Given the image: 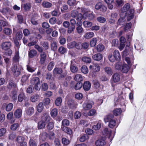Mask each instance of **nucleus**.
Masks as SVG:
<instances>
[{"label":"nucleus","instance_id":"7c9ffc66","mask_svg":"<svg viewBox=\"0 0 146 146\" xmlns=\"http://www.w3.org/2000/svg\"><path fill=\"white\" fill-rule=\"evenodd\" d=\"M129 68L126 64H124L122 65L121 68V71L123 72L127 73L128 72Z\"/></svg>","mask_w":146,"mask_h":146},{"label":"nucleus","instance_id":"0eeeda50","mask_svg":"<svg viewBox=\"0 0 146 146\" xmlns=\"http://www.w3.org/2000/svg\"><path fill=\"white\" fill-rule=\"evenodd\" d=\"M12 46V43L10 41H5L2 43L1 47L3 49L6 50L10 48Z\"/></svg>","mask_w":146,"mask_h":146},{"label":"nucleus","instance_id":"c03bdc74","mask_svg":"<svg viewBox=\"0 0 146 146\" xmlns=\"http://www.w3.org/2000/svg\"><path fill=\"white\" fill-rule=\"evenodd\" d=\"M105 47L102 44H99L97 46L96 49L98 52H100L104 50Z\"/></svg>","mask_w":146,"mask_h":146},{"label":"nucleus","instance_id":"6e6552de","mask_svg":"<svg viewBox=\"0 0 146 146\" xmlns=\"http://www.w3.org/2000/svg\"><path fill=\"white\" fill-rule=\"evenodd\" d=\"M67 47L69 49L73 48L75 47L76 48L79 49L80 48L79 44L75 41H73L67 44Z\"/></svg>","mask_w":146,"mask_h":146},{"label":"nucleus","instance_id":"0e129e2a","mask_svg":"<svg viewBox=\"0 0 146 146\" xmlns=\"http://www.w3.org/2000/svg\"><path fill=\"white\" fill-rule=\"evenodd\" d=\"M81 115V113L79 111H76L74 115V118L76 119L79 118Z\"/></svg>","mask_w":146,"mask_h":146},{"label":"nucleus","instance_id":"4c0bfd02","mask_svg":"<svg viewBox=\"0 0 146 146\" xmlns=\"http://www.w3.org/2000/svg\"><path fill=\"white\" fill-rule=\"evenodd\" d=\"M22 7L24 8V9L26 11H29L31 8V6L30 3H27L24 4L22 5Z\"/></svg>","mask_w":146,"mask_h":146},{"label":"nucleus","instance_id":"e433bc0d","mask_svg":"<svg viewBox=\"0 0 146 146\" xmlns=\"http://www.w3.org/2000/svg\"><path fill=\"white\" fill-rule=\"evenodd\" d=\"M116 122L115 120L114 119L109 122L108 126L110 128H112L116 126Z\"/></svg>","mask_w":146,"mask_h":146},{"label":"nucleus","instance_id":"dca6fc26","mask_svg":"<svg viewBox=\"0 0 146 146\" xmlns=\"http://www.w3.org/2000/svg\"><path fill=\"white\" fill-rule=\"evenodd\" d=\"M106 144L104 140L102 139H100L96 142V145L97 146H103Z\"/></svg>","mask_w":146,"mask_h":146},{"label":"nucleus","instance_id":"f8f14e48","mask_svg":"<svg viewBox=\"0 0 146 146\" xmlns=\"http://www.w3.org/2000/svg\"><path fill=\"white\" fill-rule=\"evenodd\" d=\"M40 63L41 64H44L46 59V55L44 52H42L40 54Z\"/></svg>","mask_w":146,"mask_h":146},{"label":"nucleus","instance_id":"a18cd8bd","mask_svg":"<svg viewBox=\"0 0 146 146\" xmlns=\"http://www.w3.org/2000/svg\"><path fill=\"white\" fill-rule=\"evenodd\" d=\"M97 40L96 38H92L90 42V45L92 47L94 46L96 44Z\"/></svg>","mask_w":146,"mask_h":146},{"label":"nucleus","instance_id":"774afa93","mask_svg":"<svg viewBox=\"0 0 146 146\" xmlns=\"http://www.w3.org/2000/svg\"><path fill=\"white\" fill-rule=\"evenodd\" d=\"M62 141L63 144L65 145H67L70 143V141L68 139L65 138H63L62 139Z\"/></svg>","mask_w":146,"mask_h":146},{"label":"nucleus","instance_id":"c85d7f7f","mask_svg":"<svg viewBox=\"0 0 146 146\" xmlns=\"http://www.w3.org/2000/svg\"><path fill=\"white\" fill-rule=\"evenodd\" d=\"M100 67L98 64L96 63H94L93 64V71L94 72H97L100 71Z\"/></svg>","mask_w":146,"mask_h":146},{"label":"nucleus","instance_id":"aec40b11","mask_svg":"<svg viewBox=\"0 0 146 146\" xmlns=\"http://www.w3.org/2000/svg\"><path fill=\"white\" fill-rule=\"evenodd\" d=\"M96 110L94 109H92L90 110L86 114L85 113H83V115L86 116H93L96 114Z\"/></svg>","mask_w":146,"mask_h":146},{"label":"nucleus","instance_id":"79ce46f5","mask_svg":"<svg viewBox=\"0 0 146 146\" xmlns=\"http://www.w3.org/2000/svg\"><path fill=\"white\" fill-rule=\"evenodd\" d=\"M58 114V110L57 109L54 108L51 111L50 114L52 117H55Z\"/></svg>","mask_w":146,"mask_h":146},{"label":"nucleus","instance_id":"bf43d9fd","mask_svg":"<svg viewBox=\"0 0 146 146\" xmlns=\"http://www.w3.org/2000/svg\"><path fill=\"white\" fill-rule=\"evenodd\" d=\"M68 28L67 32L69 34H70L74 31L75 29V26L71 25Z\"/></svg>","mask_w":146,"mask_h":146},{"label":"nucleus","instance_id":"6ab92c4d","mask_svg":"<svg viewBox=\"0 0 146 146\" xmlns=\"http://www.w3.org/2000/svg\"><path fill=\"white\" fill-rule=\"evenodd\" d=\"M34 112V109L33 107H29L26 110V113L28 115L31 116Z\"/></svg>","mask_w":146,"mask_h":146},{"label":"nucleus","instance_id":"3c124183","mask_svg":"<svg viewBox=\"0 0 146 146\" xmlns=\"http://www.w3.org/2000/svg\"><path fill=\"white\" fill-rule=\"evenodd\" d=\"M82 72L84 74H87L88 72V70L87 67L85 65L83 66L81 69Z\"/></svg>","mask_w":146,"mask_h":146},{"label":"nucleus","instance_id":"49530a36","mask_svg":"<svg viewBox=\"0 0 146 146\" xmlns=\"http://www.w3.org/2000/svg\"><path fill=\"white\" fill-rule=\"evenodd\" d=\"M42 5L44 7L48 8L51 7L52 4L49 2L44 1L42 2Z\"/></svg>","mask_w":146,"mask_h":146},{"label":"nucleus","instance_id":"ddd939ff","mask_svg":"<svg viewBox=\"0 0 146 146\" xmlns=\"http://www.w3.org/2000/svg\"><path fill=\"white\" fill-rule=\"evenodd\" d=\"M82 23L80 22H77L76 23L77 27L76 29L78 34H80L83 32V29L82 27Z\"/></svg>","mask_w":146,"mask_h":146},{"label":"nucleus","instance_id":"7ed1b4c3","mask_svg":"<svg viewBox=\"0 0 146 146\" xmlns=\"http://www.w3.org/2000/svg\"><path fill=\"white\" fill-rule=\"evenodd\" d=\"M80 9L82 11V12L84 13L83 10L84 9H80L79 7L77 9H74L73 10L71 13V17L74 18L76 17V19L78 21H80L82 19V14L80 13H78V12H79V10Z\"/></svg>","mask_w":146,"mask_h":146},{"label":"nucleus","instance_id":"412c9836","mask_svg":"<svg viewBox=\"0 0 146 146\" xmlns=\"http://www.w3.org/2000/svg\"><path fill=\"white\" fill-rule=\"evenodd\" d=\"M31 82L32 84L35 85L40 83L39 78L38 77H33L31 79Z\"/></svg>","mask_w":146,"mask_h":146},{"label":"nucleus","instance_id":"b1692460","mask_svg":"<svg viewBox=\"0 0 146 146\" xmlns=\"http://www.w3.org/2000/svg\"><path fill=\"white\" fill-rule=\"evenodd\" d=\"M104 70L107 74L111 76L112 74V71L111 68L109 67H106L104 68Z\"/></svg>","mask_w":146,"mask_h":146},{"label":"nucleus","instance_id":"680f3d73","mask_svg":"<svg viewBox=\"0 0 146 146\" xmlns=\"http://www.w3.org/2000/svg\"><path fill=\"white\" fill-rule=\"evenodd\" d=\"M97 21L101 23H104L106 21V19L102 17H99L97 18Z\"/></svg>","mask_w":146,"mask_h":146},{"label":"nucleus","instance_id":"f257e3e1","mask_svg":"<svg viewBox=\"0 0 146 146\" xmlns=\"http://www.w3.org/2000/svg\"><path fill=\"white\" fill-rule=\"evenodd\" d=\"M134 11L133 9H131L127 11L126 13H121L120 14V18L119 19L117 22L118 25H121L124 24L125 22V17H127V20L130 21L133 17Z\"/></svg>","mask_w":146,"mask_h":146},{"label":"nucleus","instance_id":"4be33fe9","mask_svg":"<svg viewBox=\"0 0 146 146\" xmlns=\"http://www.w3.org/2000/svg\"><path fill=\"white\" fill-rule=\"evenodd\" d=\"M44 105L42 102L39 103L36 107L37 111L39 113L41 112L44 109Z\"/></svg>","mask_w":146,"mask_h":146},{"label":"nucleus","instance_id":"e2e57ef3","mask_svg":"<svg viewBox=\"0 0 146 146\" xmlns=\"http://www.w3.org/2000/svg\"><path fill=\"white\" fill-rule=\"evenodd\" d=\"M52 16H56L58 15H59L60 13L58 9L54 10L52 12Z\"/></svg>","mask_w":146,"mask_h":146},{"label":"nucleus","instance_id":"5701e85b","mask_svg":"<svg viewBox=\"0 0 146 146\" xmlns=\"http://www.w3.org/2000/svg\"><path fill=\"white\" fill-rule=\"evenodd\" d=\"M92 58L94 60L97 61H99L102 59V56L101 54L98 53L92 56Z\"/></svg>","mask_w":146,"mask_h":146},{"label":"nucleus","instance_id":"37998d69","mask_svg":"<svg viewBox=\"0 0 146 146\" xmlns=\"http://www.w3.org/2000/svg\"><path fill=\"white\" fill-rule=\"evenodd\" d=\"M16 84L13 81H9V84L7 86V87L9 89H11L14 88L16 87Z\"/></svg>","mask_w":146,"mask_h":146},{"label":"nucleus","instance_id":"473e14b6","mask_svg":"<svg viewBox=\"0 0 146 146\" xmlns=\"http://www.w3.org/2000/svg\"><path fill=\"white\" fill-rule=\"evenodd\" d=\"M121 112L122 110L120 108L115 109L113 111V114L115 116L120 115Z\"/></svg>","mask_w":146,"mask_h":146},{"label":"nucleus","instance_id":"69168bd1","mask_svg":"<svg viewBox=\"0 0 146 146\" xmlns=\"http://www.w3.org/2000/svg\"><path fill=\"white\" fill-rule=\"evenodd\" d=\"M82 84L81 82H78L75 86L74 88L76 90L80 89L82 87Z\"/></svg>","mask_w":146,"mask_h":146},{"label":"nucleus","instance_id":"8fccbe9b","mask_svg":"<svg viewBox=\"0 0 146 146\" xmlns=\"http://www.w3.org/2000/svg\"><path fill=\"white\" fill-rule=\"evenodd\" d=\"M13 106V104L10 103L7 104L6 106L5 109L7 111H11Z\"/></svg>","mask_w":146,"mask_h":146},{"label":"nucleus","instance_id":"f3484780","mask_svg":"<svg viewBox=\"0 0 146 146\" xmlns=\"http://www.w3.org/2000/svg\"><path fill=\"white\" fill-rule=\"evenodd\" d=\"M91 84L89 81L85 82L83 85V88L84 90L85 91H88L90 88Z\"/></svg>","mask_w":146,"mask_h":146},{"label":"nucleus","instance_id":"864d4df0","mask_svg":"<svg viewBox=\"0 0 146 146\" xmlns=\"http://www.w3.org/2000/svg\"><path fill=\"white\" fill-rule=\"evenodd\" d=\"M84 15H87L88 19L90 20L93 19L94 17V15L93 13H85Z\"/></svg>","mask_w":146,"mask_h":146},{"label":"nucleus","instance_id":"603ef678","mask_svg":"<svg viewBox=\"0 0 146 146\" xmlns=\"http://www.w3.org/2000/svg\"><path fill=\"white\" fill-rule=\"evenodd\" d=\"M62 126L63 127L68 126L70 124L69 121L67 119H64L62 120Z\"/></svg>","mask_w":146,"mask_h":146},{"label":"nucleus","instance_id":"f03ea898","mask_svg":"<svg viewBox=\"0 0 146 146\" xmlns=\"http://www.w3.org/2000/svg\"><path fill=\"white\" fill-rule=\"evenodd\" d=\"M53 75L54 76L57 75H59L58 77L59 80L64 78L66 75L67 73L66 71L63 72L62 69L61 68L55 67L53 70Z\"/></svg>","mask_w":146,"mask_h":146},{"label":"nucleus","instance_id":"de8ad7c7","mask_svg":"<svg viewBox=\"0 0 146 146\" xmlns=\"http://www.w3.org/2000/svg\"><path fill=\"white\" fill-rule=\"evenodd\" d=\"M62 100L61 97H58L56 100L55 103L56 105L57 106H60L62 102Z\"/></svg>","mask_w":146,"mask_h":146},{"label":"nucleus","instance_id":"f704fd0d","mask_svg":"<svg viewBox=\"0 0 146 146\" xmlns=\"http://www.w3.org/2000/svg\"><path fill=\"white\" fill-rule=\"evenodd\" d=\"M111 133V130H108L107 128H105L102 131V133L105 136H110Z\"/></svg>","mask_w":146,"mask_h":146},{"label":"nucleus","instance_id":"9b49d317","mask_svg":"<svg viewBox=\"0 0 146 146\" xmlns=\"http://www.w3.org/2000/svg\"><path fill=\"white\" fill-rule=\"evenodd\" d=\"M22 109L19 108L15 110L14 113V115L16 118H19L21 117L22 115Z\"/></svg>","mask_w":146,"mask_h":146},{"label":"nucleus","instance_id":"a878e982","mask_svg":"<svg viewBox=\"0 0 146 146\" xmlns=\"http://www.w3.org/2000/svg\"><path fill=\"white\" fill-rule=\"evenodd\" d=\"M94 35L93 32H89L85 33L84 36V37L86 38L89 39L93 37Z\"/></svg>","mask_w":146,"mask_h":146},{"label":"nucleus","instance_id":"5fc2aeb1","mask_svg":"<svg viewBox=\"0 0 146 146\" xmlns=\"http://www.w3.org/2000/svg\"><path fill=\"white\" fill-rule=\"evenodd\" d=\"M89 138L88 136L86 134H84L80 138V141L82 142H83Z\"/></svg>","mask_w":146,"mask_h":146},{"label":"nucleus","instance_id":"72a5a7b5","mask_svg":"<svg viewBox=\"0 0 146 146\" xmlns=\"http://www.w3.org/2000/svg\"><path fill=\"white\" fill-rule=\"evenodd\" d=\"M46 124V123L41 120L38 123V129H40L44 128L45 127Z\"/></svg>","mask_w":146,"mask_h":146},{"label":"nucleus","instance_id":"c756f323","mask_svg":"<svg viewBox=\"0 0 146 146\" xmlns=\"http://www.w3.org/2000/svg\"><path fill=\"white\" fill-rule=\"evenodd\" d=\"M83 23L84 27L85 28L90 27L92 25V23L88 21H85Z\"/></svg>","mask_w":146,"mask_h":146},{"label":"nucleus","instance_id":"1a4fd4ad","mask_svg":"<svg viewBox=\"0 0 146 146\" xmlns=\"http://www.w3.org/2000/svg\"><path fill=\"white\" fill-rule=\"evenodd\" d=\"M50 118L49 114L48 113H45L43 114L41 119V121L46 123L50 121Z\"/></svg>","mask_w":146,"mask_h":146},{"label":"nucleus","instance_id":"13d9d810","mask_svg":"<svg viewBox=\"0 0 146 146\" xmlns=\"http://www.w3.org/2000/svg\"><path fill=\"white\" fill-rule=\"evenodd\" d=\"M54 65V62L52 61L50 62L47 66V69L49 71H51L52 70Z\"/></svg>","mask_w":146,"mask_h":146},{"label":"nucleus","instance_id":"423d86ee","mask_svg":"<svg viewBox=\"0 0 146 146\" xmlns=\"http://www.w3.org/2000/svg\"><path fill=\"white\" fill-rule=\"evenodd\" d=\"M94 103L93 101H89L84 103L83 105V109L85 110H88L92 108Z\"/></svg>","mask_w":146,"mask_h":146},{"label":"nucleus","instance_id":"2f4dec72","mask_svg":"<svg viewBox=\"0 0 146 146\" xmlns=\"http://www.w3.org/2000/svg\"><path fill=\"white\" fill-rule=\"evenodd\" d=\"M130 8V5L129 3L126 4L121 9V13H123L127 11Z\"/></svg>","mask_w":146,"mask_h":146},{"label":"nucleus","instance_id":"09e8293b","mask_svg":"<svg viewBox=\"0 0 146 146\" xmlns=\"http://www.w3.org/2000/svg\"><path fill=\"white\" fill-rule=\"evenodd\" d=\"M39 98V96L38 94H36L32 96L31 98V101L33 102H35L37 101Z\"/></svg>","mask_w":146,"mask_h":146},{"label":"nucleus","instance_id":"58836bf2","mask_svg":"<svg viewBox=\"0 0 146 146\" xmlns=\"http://www.w3.org/2000/svg\"><path fill=\"white\" fill-rule=\"evenodd\" d=\"M20 124L18 123H14L11 125V129L13 131L16 130L19 127Z\"/></svg>","mask_w":146,"mask_h":146},{"label":"nucleus","instance_id":"338daca9","mask_svg":"<svg viewBox=\"0 0 146 146\" xmlns=\"http://www.w3.org/2000/svg\"><path fill=\"white\" fill-rule=\"evenodd\" d=\"M47 136V133L45 132H44L40 134V137L42 141H44L46 139Z\"/></svg>","mask_w":146,"mask_h":146},{"label":"nucleus","instance_id":"c9c22d12","mask_svg":"<svg viewBox=\"0 0 146 146\" xmlns=\"http://www.w3.org/2000/svg\"><path fill=\"white\" fill-rule=\"evenodd\" d=\"M19 52L17 51L15 53V56L13 57V62H18L19 61Z\"/></svg>","mask_w":146,"mask_h":146},{"label":"nucleus","instance_id":"2eb2a0df","mask_svg":"<svg viewBox=\"0 0 146 146\" xmlns=\"http://www.w3.org/2000/svg\"><path fill=\"white\" fill-rule=\"evenodd\" d=\"M114 115L112 114H109L106 116L104 118V120L105 123L110 121L114 119Z\"/></svg>","mask_w":146,"mask_h":146},{"label":"nucleus","instance_id":"a19ab883","mask_svg":"<svg viewBox=\"0 0 146 146\" xmlns=\"http://www.w3.org/2000/svg\"><path fill=\"white\" fill-rule=\"evenodd\" d=\"M62 129L65 132L69 134H71L72 133V131L71 129L67 127H62Z\"/></svg>","mask_w":146,"mask_h":146},{"label":"nucleus","instance_id":"9d476101","mask_svg":"<svg viewBox=\"0 0 146 146\" xmlns=\"http://www.w3.org/2000/svg\"><path fill=\"white\" fill-rule=\"evenodd\" d=\"M95 8L96 9H100V11H105L107 10V8L104 5H102L101 3H97L95 6Z\"/></svg>","mask_w":146,"mask_h":146},{"label":"nucleus","instance_id":"4468645a","mask_svg":"<svg viewBox=\"0 0 146 146\" xmlns=\"http://www.w3.org/2000/svg\"><path fill=\"white\" fill-rule=\"evenodd\" d=\"M37 54L36 51L35 49H31L28 51V56L29 58H33Z\"/></svg>","mask_w":146,"mask_h":146},{"label":"nucleus","instance_id":"cd10ccee","mask_svg":"<svg viewBox=\"0 0 146 146\" xmlns=\"http://www.w3.org/2000/svg\"><path fill=\"white\" fill-rule=\"evenodd\" d=\"M74 79L76 81H82L83 78L82 76L80 74H77L75 75Z\"/></svg>","mask_w":146,"mask_h":146},{"label":"nucleus","instance_id":"393cba45","mask_svg":"<svg viewBox=\"0 0 146 146\" xmlns=\"http://www.w3.org/2000/svg\"><path fill=\"white\" fill-rule=\"evenodd\" d=\"M71 64L70 66V69L72 72L75 73L77 72L78 70V68L76 65L72 63V62L71 61Z\"/></svg>","mask_w":146,"mask_h":146},{"label":"nucleus","instance_id":"a211bd4d","mask_svg":"<svg viewBox=\"0 0 146 146\" xmlns=\"http://www.w3.org/2000/svg\"><path fill=\"white\" fill-rule=\"evenodd\" d=\"M112 79L114 82H118L120 80L119 74L117 73L114 74L112 76Z\"/></svg>","mask_w":146,"mask_h":146},{"label":"nucleus","instance_id":"052dcab7","mask_svg":"<svg viewBox=\"0 0 146 146\" xmlns=\"http://www.w3.org/2000/svg\"><path fill=\"white\" fill-rule=\"evenodd\" d=\"M27 70L30 72H34L36 68L33 67H32L30 65L28 64L27 65Z\"/></svg>","mask_w":146,"mask_h":146},{"label":"nucleus","instance_id":"6e6d98bb","mask_svg":"<svg viewBox=\"0 0 146 146\" xmlns=\"http://www.w3.org/2000/svg\"><path fill=\"white\" fill-rule=\"evenodd\" d=\"M83 61L87 63H90L91 61V59L90 58L87 56H84L82 58Z\"/></svg>","mask_w":146,"mask_h":146},{"label":"nucleus","instance_id":"ea45409f","mask_svg":"<svg viewBox=\"0 0 146 146\" xmlns=\"http://www.w3.org/2000/svg\"><path fill=\"white\" fill-rule=\"evenodd\" d=\"M3 32L5 35H11L12 33L11 30L8 28H5L3 31Z\"/></svg>","mask_w":146,"mask_h":146},{"label":"nucleus","instance_id":"4d7b16f0","mask_svg":"<svg viewBox=\"0 0 146 146\" xmlns=\"http://www.w3.org/2000/svg\"><path fill=\"white\" fill-rule=\"evenodd\" d=\"M59 52L61 54H64L66 52V48L63 46H60L58 49Z\"/></svg>","mask_w":146,"mask_h":146},{"label":"nucleus","instance_id":"20e7f679","mask_svg":"<svg viewBox=\"0 0 146 146\" xmlns=\"http://www.w3.org/2000/svg\"><path fill=\"white\" fill-rule=\"evenodd\" d=\"M11 70L13 75L17 77L20 75L23 68L21 66L15 64L12 67Z\"/></svg>","mask_w":146,"mask_h":146},{"label":"nucleus","instance_id":"bb28decb","mask_svg":"<svg viewBox=\"0 0 146 146\" xmlns=\"http://www.w3.org/2000/svg\"><path fill=\"white\" fill-rule=\"evenodd\" d=\"M113 55L116 60H119L121 58V56L119 51L117 50H115L113 52Z\"/></svg>","mask_w":146,"mask_h":146},{"label":"nucleus","instance_id":"39448f33","mask_svg":"<svg viewBox=\"0 0 146 146\" xmlns=\"http://www.w3.org/2000/svg\"><path fill=\"white\" fill-rule=\"evenodd\" d=\"M25 138L22 136H18L16 139L17 144L19 146H27V144L25 141Z\"/></svg>","mask_w":146,"mask_h":146}]
</instances>
